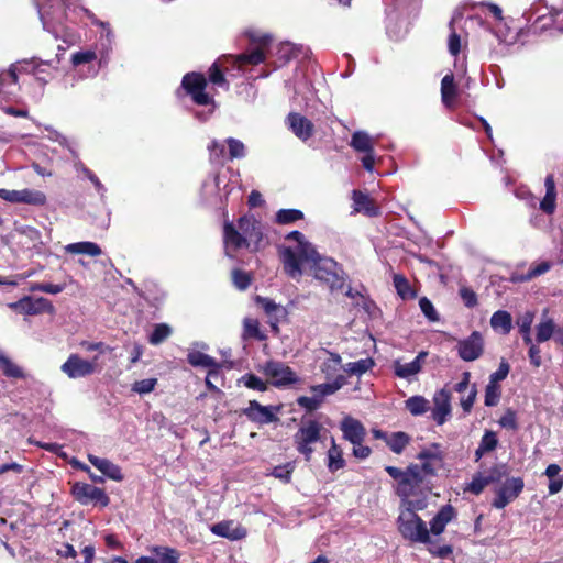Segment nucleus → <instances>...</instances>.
Wrapping results in <instances>:
<instances>
[{"instance_id":"obj_1","label":"nucleus","mask_w":563,"mask_h":563,"mask_svg":"<svg viewBox=\"0 0 563 563\" xmlns=\"http://www.w3.org/2000/svg\"><path fill=\"white\" fill-rule=\"evenodd\" d=\"M279 257L285 273L292 279L308 274L328 285L332 292L344 288L343 269L331 257L321 256L316 249H283Z\"/></svg>"},{"instance_id":"obj_2","label":"nucleus","mask_w":563,"mask_h":563,"mask_svg":"<svg viewBox=\"0 0 563 563\" xmlns=\"http://www.w3.org/2000/svg\"><path fill=\"white\" fill-rule=\"evenodd\" d=\"M36 7L44 30L52 33L56 40L62 38L67 45L78 41V34L64 24L65 0H36Z\"/></svg>"},{"instance_id":"obj_3","label":"nucleus","mask_w":563,"mask_h":563,"mask_svg":"<svg viewBox=\"0 0 563 563\" xmlns=\"http://www.w3.org/2000/svg\"><path fill=\"white\" fill-rule=\"evenodd\" d=\"M223 238L225 246L257 245L263 239V225L253 216L245 214L236 223H224Z\"/></svg>"},{"instance_id":"obj_4","label":"nucleus","mask_w":563,"mask_h":563,"mask_svg":"<svg viewBox=\"0 0 563 563\" xmlns=\"http://www.w3.org/2000/svg\"><path fill=\"white\" fill-rule=\"evenodd\" d=\"M181 88L196 104L209 107L208 111H197L195 113L199 121H207L216 109V102L213 97L206 92V77L200 73H188L183 77Z\"/></svg>"},{"instance_id":"obj_5","label":"nucleus","mask_w":563,"mask_h":563,"mask_svg":"<svg viewBox=\"0 0 563 563\" xmlns=\"http://www.w3.org/2000/svg\"><path fill=\"white\" fill-rule=\"evenodd\" d=\"M396 522L398 531L405 540L423 544L430 542L429 528L418 514L410 512L408 509L401 510Z\"/></svg>"},{"instance_id":"obj_6","label":"nucleus","mask_w":563,"mask_h":563,"mask_svg":"<svg viewBox=\"0 0 563 563\" xmlns=\"http://www.w3.org/2000/svg\"><path fill=\"white\" fill-rule=\"evenodd\" d=\"M322 426L317 420H307L301 423L294 435L296 450L310 461L314 452L313 445L321 441Z\"/></svg>"},{"instance_id":"obj_7","label":"nucleus","mask_w":563,"mask_h":563,"mask_svg":"<svg viewBox=\"0 0 563 563\" xmlns=\"http://www.w3.org/2000/svg\"><path fill=\"white\" fill-rule=\"evenodd\" d=\"M249 37L252 44H255L256 47L250 53L240 54L235 57L234 63L242 67L244 65H258L263 63L266 58L269 44L272 42V36L266 33L261 32H250Z\"/></svg>"},{"instance_id":"obj_8","label":"nucleus","mask_w":563,"mask_h":563,"mask_svg":"<svg viewBox=\"0 0 563 563\" xmlns=\"http://www.w3.org/2000/svg\"><path fill=\"white\" fill-rule=\"evenodd\" d=\"M229 192L225 177L219 174L209 175L201 185V198L210 206H222Z\"/></svg>"},{"instance_id":"obj_9","label":"nucleus","mask_w":563,"mask_h":563,"mask_svg":"<svg viewBox=\"0 0 563 563\" xmlns=\"http://www.w3.org/2000/svg\"><path fill=\"white\" fill-rule=\"evenodd\" d=\"M262 372L277 388L287 387L299 382L297 374L285 363L268 361L262 366Z\"/></svg>"},{"instance_id":"obj_10","label":"nucleus","mask_w":563,"mask_h":563,"mask_svg":"<svg viewBox=\"0 0 563 563\" xmlns=\"http://www.w3.org/2000/svg\"><path fill=\"white\" fill-rule=\"evenodd\" d=\"M71 495L79 504L84 506L99 505L101 507H107L110 503L109 496L102 488L88 483H74L71 486Z\"/></svg>"},{"instance_id":"obj_11","label":"nucleus","mask_w":563,"mask_h":563,"mask_svg":"<svg viewBox=\"0 0 563 563\" xmlns=\"http://www.w3.org/2000/svg\"><path fill=\"white\" fill-rule=\"evenodd\" d=\"M421 484H401L398 496L400 497L399 511L409 510L410 512L418 514L428 507V497L426 494H418L417 489Z\"/></svg>"},{"instance_id":"obj_12","label":"nucleus","mask_w":563,"mask_h":563,"mask_svg":"<svg viewBox=\"0 0 563 563\" xmlns=\"http://www.w3.org/2000/svg\"><path fill=\"white\" fill-rule=\"evenodd\" d=\"M0 198L11 203H25L35 207L44 206L47 200L43 191L31 188L21 190L1 188Z\"/></svg>"},{"instance_id":"obj_13","label":"nucleus","mask_w":563,"mask_h":563,"mask_svg":"<svg viewBox=\"0 0 563 563\" xmlns=\"http://www.w3.org/2000/svg\"><path fill=\"white\" fill-rule=\"evenodd\" d=\"M279 411L280 406H263L256 400H251L242 412L252 422L269 424L278 421Z\"/></svg>"},{"instance_id":"obj_14","label":"nucleus","mask_w":563,"mask_h":563,"mask_svg":"<svg viewBox=\"0 0 563 563\" xmlns=\"http://www.w3.org/2000/svg\"><path fill=\"white\" fill-rule=\"evenodd\" d=\"M428 353L421 351L411 362H405L404 358L393 361L391 367L395 376L409 383L413 382L417 375L422 371Z\"/></svg>"},{"instance_id":"obj_15","label":"nucleus","mask_w":563,"mask_h":563,"mask_svg":"<svg viewBox=\"0 0 563 563\" xmlns=\"http://www.w3.org/2000/svg\"><path fill=\"white\" fill-rule=\"evenodd\" d=\"M459 356L465 362L479 358L484 352V338L481 332L473 331L467 338L460 340L456 345Z\"/></svg>"},{"instance_id":"obj_16","label":"nucleus","mask_w":563,"mask_h":563,"mask_svg":"<svg viewBox=\"0 0 563 563\" xmlns=\"http://www.w3.org/2000/svg\"><path fill=\"white\" fill-rule=\"evenodd\" d=\"M525 487L521 477H511L496 490V497L493 500V506L497 509L505 508L509 503L515 500Z\"/></svg>"},{"instance_id":"obj_17","label":"nucleus","mask_w":563,"mask_h":563,"mask_svg":"<svg viewBox=\"0 0 563 563\" xmlns=\"http://www.w3.org/2000/svg\"><path fill=\"white\" fill-rule=\"evenodd\" d=\"M60 371L68 378L77 379L93 374L96 371V362L84 360L78 354H70L60 366Z\"/></svg>"},{"instance_id":"obj_18","label":"nucleus","mask_w":563,"mask_h":563,"mask_svg":"<svg viewBox=\"0 0 563 563\" xmlns=\"http://www.w3.org/2000/svg\"><path fill=\"white\" fill-rule=\"evenodd\" d=\"M433 408L431 411L432 419L442 426L451 416V393L443 388L434 394Z\"/></svg>"},{"instance_id":"obj_19","label":"nucleus","mask_w":563,"mask_h":563,"mask_svg":"<svg viewBox=\"0 0 563 563\" xmlns=\"http://www.w3.org/2000/svg\"><path fill=\"white\" fill-rule=\"evenodd\" d=\"M385 471L389 474L390 477L398 481L396 487L397 495L399 494V488L404 483L408 484V487L411 484H422V475L420 466L418 465H410L406 471H401L396 466H386Z\"/></svg>"},{"instance_id":"obj_20","label":"nucleus","mask_w":563,"mask_h":563,"mask_svg":"<svg viewBox=\"0 0 563 563\" xmlns=\"http://www.w3.org/2000/svg\"><path fill=\"white\" fill-rule=\"evenodd\" d=\"M343 438L352 444L363 442L366 437V429L362 422L351 416H346L340 423Z\"/></svg>"},{"instance_id":"obj_21","label":"nucleus","mask_w":563,"mask_h":563,"mask_svg":"<svg viewBox=\"0 0 563 563\" xmlns=\"http://www.w3.org/2000/svg\"><path fill=\"white\" fill-rule=\"evenodd\" d=\"M417 457L422 461L420 471L430 475L435 473V471L441 466L443 460L439 444H432L431 446L423 449Z\"/></svg>"},{"instance_id":"obj_22","label":"nucleus","mask_w":563,"mask_h":563,"mask_svg":"<svg viewBox=\"0 0 563 563\" xmlns=\"http://www.w3.org/2000/svg\"><path fill=\"white\" fill-rule=\"evenodd\" d=\"M210 531L222 538L238 541L246 537V529L233 520H224L211 526Z\"/></svg>"},{"instance_id":"obj_23","label":"nucleus","mask_w":563,"mask_h":563,"mask_svg":"<svg viewBox=\"0 0 563 563\" xmlns=\"http://www.w3.org/2000/svg\"><path fill=\"white\" fill-rule=\"evenodd\" d=\"M287 124L292 133L302 141H307L313 134L312 122L299 113H289Z\"/></svg>"},{"instance_id":"obj_24","label":"nucleus","mask_w":563,"mask_h":563,"mask_svg":"<svg viewBox=\"0 0 563 563\" xmlns=\"http://www.w3.org/2000/svg\"><path fill=\"white\" fill-rule=\"evenodd\" d=\"M207 350L208 345L205 342H195L192 343V347L188 351L187 360L188 363L194 367H219V363L211 356L196 350Z\"/></svg>"},{"instance_id":"obj_25","label":"nucleus","mask_w":563,"mask_h":563,"mask_svg":"<svg viewBox=\"0 0 563 563\" xmlns=\"http://www.w3.org/2000/svg\"><path fill=\"white\" fill-rule=\"evenodd\" d=\"M558 264H563V251L560 252L554 258L541 260L532 263L527 273L522 274L518 279L520 282L531 280L540 275L545 274L551 267Z\"/></svg>"},{"instance_id":"obj_26","label":"nucleus","mask_w":563,"mask_h":563,"mask_svg":"<svg viewBox=\"0 0 563 563\" xmlns=\"http://www.w3.org/2000/svg\"><path fill=\"white\" fill-rule=\"evenodd\" d=\"M456 516V511L452 505L448 504L440 508L437 515L430 521V533L440 536L444 532L445 527Z\"/></svg>"},{"instance_id":"obj_27","label":"nucleus","mask_w":563,"mask_h":563,"mask_svg":"<svg viewBox=\"0 0 563 563\" xmlns=\"http://www.w3.org/2000/svg\"><path fill=\"white\" fill-rule=\"evenodd\" d=\"M89 462L110 479L120 482L123 479L121 468L108 459L88 454Z\"/></svg>"},{"instance_id":"obj_28","label":"nucleus","mask_w":563,"mask_h":563,"mask_svg":"<svg viewBox=\"0 0 563 563\" xmlns=\"http://www.w3.org/2000/svg\"><path fill=\"white\" fill-rule=\"evenodd\" d=\"M545 195L540 201V209L547 214H553L556 208V188L554 177L548 175L544 180Z\"/></svg>"},{"instance_id":"obj_29","label":"nucleus","mask_w":563,"mask_h":563,"mask_svg":"<svg viewBox=\"0 0 563 563\" xmlns=\"http://www.w3.org/2000/svg\"><path fill=\"white\" fill-rule=\"evenodd\" d=\"M350 146L357 153L374 151L375 140L365 131H356L352 134Z\"/></svg>"},{"instance_id":"obj_30","label":"nucleus","mask_w":563,"mask_h":563,"mask_svg":"<svg viewBox=\"0 0 563 563\" xmlns=\"http://www.w3.org/2000/svg\"><path fill=\"white\" fill-rule=\"evenodd\" d=\"M490 327L500 334H509L512 329L511 314L506 310H497L490 318Z\"/></svg>"},{"instance_id":"obj_31","label":"nucleus","mask_w":563,"mask_h":563,"mask_svg":"<svg viewBox=\"0 0 563 563\" xmlns=\"http://www.w3.org/2000/svg\"><path fill=\"white\" fill-rule=\"evenodd\" d=\"M345 384H346L345 376L338 375V376H335V378L332 382L311 386L310 390L312 393H316L318 396H320V399L323 401L324 397L335 394Z\"/></svg>"},{"instance_id":"obj_32","label":"nucleus","mask_w":563,"mask_h":563,"mask_svg":"<svg viewBox=\"0 0 563 563\" xmlns=\"http://www.w3.org/2000/svg\"><path fill=\"white\" fill-rule=\"evenodd\" d=\"M13 306H19L21 309L29 314H36L44 310H51L52 303L46 298H23L18 303Z\"/></svg>"},{"instance_id":"obj_33","label":"nucleus","mask_w":563,"mask_h":563,"mask_svg":"<svg viewBox=\"0 0 563 563\" xmlns=\"http://www.w3.org/2000/svg\"><path fill=\"white\" fill-rule=\"evenodd\" d=\"M352 197L355 210L357 212H364L369 217H375L378 214V208L373 205V201L366 194L360 190H353Z\"/></svg>"},{"instance_id":"obj_34","label":"nucleus","mask_w":563,"mask_h":563,"mask_svg":"<svg viewBox=\"0 0 563 563\" xmlns=\"http://www.w3.org/2000/svg\"><path fill=\"white\" fill-rule=\"evenodd\" d=\"M328 357L321 363L320 369L327 379L335 378L338 372L342 368V358L338 353L328 352Z\"/></svg>"},{"instance_id":"obj_35","label":"nucleus","mask_w":563,"mask_h":563,"mask_svg":"<svg viewBox=\"0 0 563 563\" xmlns=\"http://www.w3.org/2000/svg\"><path fill=\"white\" fill-rule=\"evenodd\" d=\"M255 301L263 308L265 313L276 322H278L286 314L285 309L269 298L257 296Z\"/></svg>"},{"instance_id":"obj_36","label":"nucleus","mask_w":563,"mask_h":563,"mask_svg":"<svg viewBox=\"0 0 563 563\" xmlns=\"http://www.w3.org/2000/svg\"><path fill=\"white\" fill-rule=\"evenodd\" d=\"M457 95L453 74H446L441 80V98L446 107H451Z\"/></svg>"},{"instance_id":"obj_37","label":"nucleus","mask_w":563,"mask_h":563,"mask_svg":"<svg viewBox=\"0 0 563 563\" xmlns=\"http://www.w3.org/2000/svg\"><path fill=\"white\" fill-rule=\"evenodd\" d=\"M151 552L158 563H178L180 559L179 551L169 547L155 545L151 548Z\"/></svg>"},{"instance_id":"obj_38","label":"nucleus","mask_w":563,"mask_h":563,"mask_svg":"<svg viewBox=\"0 0 563 563\" xmlns=\"http://www.w3.org/2000/svg\"><path fill=\"white\" fill-rule=\"evenodd\" d=\"M393 280L395 289L401 299L408 300L416 298V290L411 287L410 283L404 275L395 274Z\"/></svg>"},{"instance_id":"obj_39","label":"nucleus","mask_w":563,"mask_h":563,"mask_svg":"<svg viewBox=\"0 0 563 563\" xmlns=\"http://www.w3.org/2000/svg\"><path fill=\"white\" fill-rule=\"evenodd\" d=\"M345 461L342 455V450L335 443L334 439L331 441V446L328 450V468L330 472H335L343 468Z\"/></svg>"},{"instance_id":"obj_40","label":"nucleus","mask_w":563,"mask_h":563,"mask_svg":"<svg viewBox=\"0 0 563 563\" xmlns=\"http://www.w3.org/2000/svg\"><path fill=\"white\" fill-rule=\"evenodd\" d=\"M374 361L371 357L362 358L356 362H350L343 365V371L350 375L361 376L374 366Z\"/></svg>"},{"instance_id":"obj_41","label":"nucleus","mask_w":563,"mask_h":563,"mask_svg":"<svg viewBox=\"0 0 563 563\" xmlns=\"http://www.w3.org/2000/svg\"><path fill=\"white\" fill-rule=\"evenodd\" d=\"M406 409L412 416H421L429 409V401L422 396H412L405 401Z\"/></svg>"},{"instance_id":"obj_42","label":"nucleus","mask_w":563,"mask_h":563,"mask_svg":"<svg viewBox=\"0 0 563 563\" xmlns=\"http://www.w3.org/2000/svg\"><path fill=\"white\" fill-rule=\"evenodd\" d=\"M495 481H497V477H495L493 474L488 476H483L478 474L473 477V479L471 481V483L467 484L464 490L470 492L474 495H479L487 485Z\"/></svg>"},{"instance_id":"obj_43","label":"nucleus","mask_w":563,"mask_h":563,"mask_svg":"<svg viewBox=\"0 0 563 563\" xmlns=\"http://www.w3.org/2000/svg\"><path fill=\"white\" fill-rule=\"evenodd\" d=\"M409 441V435L401 431L395 432L386 439L387 445L396 454H400L405 450Z\"/></svg>"},{"instance_id":"obj_44","label":"nucleus","mask_w":563,"mask_h":563,"mask_svg":"<svg viewBox=\"0 0 563 563\" xmlns=\"http://www.w3.org/2000/svg\"><path fill=\"white\" fill-rule=\"evenodd\" d=\"M303 219V212L299 209H280L275 214L278 224H290Z\"/></svg>"},{"instance_id":"obj_45","label":"nucleus","mask_w":563,"mask_h":563,"mask_svg":"<svg viewBox=\"0 0 563 563\" xmlns=\"http://www.w3.org/2000/svg\"><path fill=\"white\" fill-rule=\"evenodd\" d=\"M173 330L167 323H158L154 325L153 331L148 335V342L152 345H158L168 339Z\"/></svg>"},{"instance_id":"obj_46","label":"nucleus","mask_w":563,"mask_h":563,"mask_svg":"<svg viewBox=\"0 0 563 563\" xmlns=\"http://www.w3.org/2000/svg\"><path fill=\"white\" fill-rule=\"evenodd\" d=\"M224 143L228 145V158L233 161L246 156V147L242 141L228 137Z\"/></svg>"},{"instance_id":"obj_47","label":"nucleus","mask_w":563,"mask_h":563,"mask_svg":"<svg viewBox=\"0 0 563 563\" xmlns=\"http://www.w3.org/2000/svg\"><path fill=\"white\" fill-rule=\"evenodd\" d=\"M97 60V53L95 49L78 51L71 55L70 63L77 68L81 65H90Z\"/></svg>"},{"instance_id":"obj_48","label":"nucleus","mask_w":563,"mask_h":563,"mask_svg":"<svg viewBox=\"0 0 563 563\" xmlns=\"http://www.w3.org/2000/svg\"><path fill=\"white\" fill-rule=\"evenodd\" d=\"M462 15L460 13H456L453 15L452 20L450 21V29L451 33L449 35L448 40V48L451 55L456 56L461 51V38L460 35L455 32L453 25L460 19Z\"/></svg>"},{"instance_id":"obj_49","label":"nucleus","mask_w":563,"mask_h":563,"mask_svg":"<svg viewBox=\"0 0 563 563\" xmlns=\"http://www.w3.org/2000/svg\"><path fill=\"white\" fill-rule=\"evenodd\" d=\"M555 334V325L552 319L542 320L537 325V341L539 343L545 342Z\"/></svg>"},{"instance_id":"obj_50","label":"nucleus","mask_w":563,"mask_h":563,"mask_svg":"<svg viewBox=\"0 0 563 563\" xmlns=\"http://www.w3.org/2000/svg\"><path fill=\"white\" fill-rule=\"evenodd\" d=\"M243 385L250 389L265 391L267 390V384L254 374H245L240 379Z\"/></svg>"},{"instance_id":"obj_51","label":"nucleus","mask_w":563,"mask_h":563,"mask_svg":"<svg viewBox=\"0 0 563 563\" xmlns=\"http://www.w3.org/2000/svg\"><path fill=\"white\" fill-rule=\"evenodd\" d=\"M209 80L221 88H224L225 90H229V82L225 79L224 75L220 70L217 63L212 64V66L209 68L208 71Z\"/></svg>"},{"instance_id":"obj_52","label":"nucleus","mask_w":563,"mask_h":563,"mask_svg":"<svg viewBox=\"0 0 563 563\" xmlns=\"http://www.w3.org/2000/svg\"><path fill=\"white\" fill-rule=\"evenodd\" d=\"M500 387L496 384H487L485 388V406L494 407L499 402L500 399Z\"/></svg>"},{"instance_id":"obj_53","label":"nucleus","mask_w":563,"mask_h":563,"mask_svg":"<svg viewBox=\"0 0 563 563\" xmlns=\"http://www.w3.org/2000/svg\"><path fill=\"white\" fill-rule=\"evenodd\" d=\"M534 317H536L534 312L528 310V311H525L523 313H521L517 318L516 324H517L520 333L531 332V327L534 321Z\"/></svg>"},{"instance_id":"obj_54","label":"nucleus","mask_w":563,"mask_h":563,"mask_svg":"<svg viewBox=\"0 0 563 563\" xmlns=\"http://www.w3.org/2000/svg\"><path fill=\"white\" fill-rule=\"evenodd\" d=\"M85 13L91 19L93 24L99 25V26L102 27L101 40L106 38L107 44L101 43V45L106 49H108L110 47V45H111V42H112V32H111V30L109 27V24L106 23V22L99 21L98 19H96V16L93 14H91L88 10H85Z\"/></svg>"},{"instance_id":"obj_55","label":"nucleus","mask_w":563,"mask_h":563,"mask_svg":"<svg viewBox=\"0 0 563 563\" xmlns=\"http://www.w3.org/2000/svg\"><path fill=\"white\" fill-rule=\"evenodd\" d=\"M498 423L501 428L507 430H517L518 429V421H517V415L516 411L512 409H507L505 413L499 418Z\"/></svg>"},{"instance_id":"obj_56","label":"nucleus","mask_w":563,"mask_h":563,"mask_svg":"<svg viewBox=\"0 0 563 563\" xmlns=\"http://www.w3.org/2000/svg\"><path fill=\"white\" fill-rule=\"evenodd\" d=\"M232 282L238 289L245 290L251 284V276L239 268H234L232 271Z\"/></svg>"},{"instance_id":"obj_57","label":"nucleus","mask_w":563,"mask_h":563,"mask_svg":"<svg viewBox=\"0 0 563 563\" xmlns=\"http://www.w3.org/2000/svg\"><path fill=\"white\" fill-rule=\"evenodd\" d=\"M157 385L156 378H146L142 380H137L132 385V390L139 395L150 394L154 390Z\"/></svg>"},{"instance_id":"obj_58","label":"nucleus","mask_w":563,"mask_h":563,"mask_svg":"<svg viewBox=\"0 0 563 563\" xmlns=\"http://www.w3.org/2000/svg\"><path fill=\"white\" fill-rule=\"evenodd\" d=\"M479 445L482 446V451H487L488 453L494 451L498 445L496 432L486 430L479 441Z\"/></svg>"},{"instance_id":"obj_59","label":"nucleus","mask_w":563,"mask_h":563,"mask_svg":"<svg viewBox=\"0 0 563 563\" xmlns=\"http://www.w3.org/2000/svg\"><path fill=\"white\" fill-rule=\"evenodd\" d=\"M298 405L301 408H305L308 411L317 410L321 404L323 402L316 393L312 396H301L297 400Z\"/></svg>"},{"instance_id":"obj_60","label":"nucleus","mask_w":563,"mask_h":563,"mask_svg":"<svg viewBox=\"0 0 563 563\" xmlns=\"http://www.w3.org/2000/svg\"><path fill=\"white\" fill-rule=\"evenodd\" d=\"M64 289V285H55L51 283H34L30 286V290L32 291H42L51 295L60 294Z\"/></svg>"},{"instance_id":"obj_61","label":"nucleus","mask_w":563,"mask_h":563,"mask_svg":"<svg viewBox=\"0 0 563 563\" xmlns=\"http://www.w3.org/2000/svg\"><path fill=\"white\" fill-rule=\"evenodd\" d=\"M0 366L3 371V374L7 377H11V378L24 377L23 371L16 364H14L9 357H7L5 360H2V364Z\"/></svg>"},{"instance_id":"obj_62","label":"nucleus","mask_w":563,"mask_h":563,"mask_svg":"<svg viewBox=\"0 0 563 563\" xmlns=\"http://www.w3.org/2000/svg\"><path fill=\"white\" fill-rule=\"evenodd\" d=\"M243 336L262 339L260 334V324L255 319L246 318L243 321Z\"/></svg>"},{"instance_id":"obj_63","label":"nucleus","mask_w":563,"mask_h":563,"mask_svg":"<svg viewBox=\"0 0 563 563\" xmlns=\"http://www.w3.org/2000/svg\"><path fill=\"white\" fill-rule=\"evenodd\" d=\"M419 306L422 313L429 321L435 322L439 320V316L433 303L427 297L420 298Z\"/></svg>"},{"instance_id":"obj_64","label":"nucleus","mask_w":563,"mask_h":563,"mask_svg":"<svg viewBox=\"0 0 563 563\" xmlns=\"http://www.w3.org/2000/svg\"><path fill=\"white\" fill-rule=\"evenodd\" d=\"M459 294L465 307L474 308L477 306V295L470 287L462 286L459 290Z\"/></svg>"}]
</instances>
